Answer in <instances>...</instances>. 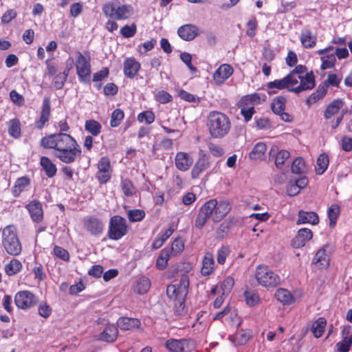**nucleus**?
Listing matches in <instances>:
<instances>
[{
	"instance_id": "obj_54",
	"label": "nucleus",
	"mask_w": 352,
	"mask_h": 352,
	"mask_svg": "<svg viewBox=\"0 0 352 352\" xmlns=\"http://www.w3.org/2000/svg\"><path fill=\"white\" fill-rule=\"evenodd\" d=\"M239 107L241 109V114L243 116L245 121H250L255 113L254 107L253 106L245 107L243 105H239Z\"/></svg>"
},
{
	"instance_id": "obj_14",
	"label": "nucleus",
	"mask_w": 352,
	"mask_h": 352,
	"mask_svg": "<svg viewBox=\"0 0 352 352\" xmlns=\"http://www.w3.org/2000/svg\"><path fill=\"white\" fill-rule=\"evenodd\" d=\"M192 343L187 340H172L166 342V346L172 352H190Z\"/></svg>"
},
{
	"instance_id": "obj_50",
	"label": "nucleus",
	"mask_w": 352,
	"mask_h": 352,
	"mask_svg": "<svg viewBox=\"0 0 352 352\" xmlns=\"http://www.w3.org/2000/svg\"><path fill=\"white\" fill-rule=\"evenodd\" d=\"M144 211L140 209L129 210L127 212V217L131 222L140 221L144 217Z\"/></svg>"
},
{
	"instance_id": "obj_19",
	"label": "nucleus",
	"mask_w": 352,
	"mask_h": 352,
	"mask_svg": "<svg viewBox=\"0 0 352 352\" xmlns=\"http://www.w3.org/2000/svg\"><path fill=\"white\" fill-rule=\"evenodd\" d=\"M210 166L209 157L205 155L199 157L195 164L191 170V176L193 179L198 178L199 176Z\"/></svg>"
},
{
	"instance_id": "obj_5",
	"label": "nucleus",
	"mask_w": 352,
	"mask_h": 352,
	"mask_svg": "<svg viewBox=\"0 0 352 352\" xmlns=\"http://www.w3.org/2000/svg\"><path fill=\"white\" fill-rule=\"evenodd\" d=\"M102 11L107 17L118 21L127 19L133 14V8L131 5L120 4L116 1L104 4Z\"/></svg>"
},
{
	"instance_id": "obj_21",
	"label": "nucleus",
	"mask_w": 352,
	"mask_h": 352,
	"mask_svg": "<svg viewBox=\"0 0 352 352\" xmlns=\"http://www.w3.org/2000/svg\"><path fill=\"white\" fill-rule=\"evenodd\" d=\"M26 208L34 221L39 222L43 219V209L39 201L33 200L30 202Z\"/></svg>"
},
{
	"instance_id": "obj_36",
	"label": "nucleus",
	"mask_w": 352,
	"mask_h": 352,
	"mask_svg": "<svg viewBox=\"0 0 352 352\" xmlns=\"http://www.w3.org/2000/svg\"><path fill=\"white\" fill-rule=\"evenodd\" d=\"M343 107V102L341 100H335L331 102L326 108L324 116L328 120L333 115L336 114L339 110Z\"/></svg>"
},
{
	"instance_id": "obj_58",
	"label": "nucleus",
	"mask_w": 352,
	"mask_h": 352,
	"mask_svg": "<svg viewBox=\"0 0 352 352\" xmlns=\"http://www.w3.org/2000/svg\"><path fill=\"white\" fill-rule=\"evenodd\" d=\"M122 188L124 194L126 196H131L135 192V188L132 183L127 179L122 182Z\"/></svg>"
},
{
	"instance_id": "obj_49",
	"label": "nucleus",
	"mask_w": 352,
	"mask_h": 352,
	"mask_svg": "<svg viewBox=\"0 0 352 352\" xmlns=\"http://www.w3.org/2000/svg\"><path fill=\"white\" fill-rule=\"evenodd\" d=\"M124 117V112L120 109H116L113 111V112L111 114V121H110V125L112 127H116L118 126L121 121L123 120Z\"/></svg>"
},
{
	"instance_id": "obj_15",
	"label": "nucleus",
	"mask_w": 352,
	"mask_h": 352,
	"mask_svg": "<svg viewBox=\"0 0 352 352\" xmlns=\"http://www.w3.org/2000/svg\"><path fill=\"white\" fill-rule=\"evenodd\" d=\"M233 74V68L228 64L221 65L213 74L212 78L217 85H222Z\"/></svg>"
},
{
	"instance_id": "obj_23",
	"label": "nucleus",
	"mask_w": 352,
	"mask_h": 352,
	"mask_svg": "<svg viewBox=\"0 0 352 352\" xmlns=\"http://www.w3.org/2000/svg\"><path fill=\"white\" fill-rule=\"evenodd\" d=\"M117 325L121 330H132L139 327L140 321L137 318L122 317L118 320Z\"/></svg>"
},
{
	"instance_id": "obj_1",
	"label": "nucleus",
	"mask_w": 352,
	"mask_h": 352,
	"mask_svg": "<svg viewBox=\"0 0 352 352\" xmlns=\"http://www.w3.org/2000/svg\"><path fill=\"white\" fill-rule=\"evenodd\" d=\"M41 145L52 151L54 157L65 164H72L81 156V148L76 140L66 133H56L45 135Z\"/></svg>"
},
{
	"instance_id": "obj_52",
	"label": "nucleus",
	"mask_w": 352,
	"mask_h": 352,
	"mask_svg": "<svg viewBox=\"0 0 352 352\" xmlns=\"http://www.w3.org/2000/svg\"><path fill=\"white\" fill-rule=\"evenodd\" d=\"M171 251V254L174 255L182 252L184 248V243L181 238H176L173 241L171 248H168Z\"/></svg>"
},
{
	"instance_id": "obj_16",
	"label": "nucleus",
	"mask_w": 352,
	"mask_h": 352,
	"mask_svg": "<svg viewBox=\"0 0 352 352\" xmlns=\"http://www.w3.org/2000/svg\"><path fill=\"white\" fill-rule=\"evenodd\" d=\"M179 36L184 41H192L200 34L199 28L192 24H186L178 28Z\"/></svg>"
},
{
	"instance_id": "obj_25",
	"label": "nucleus",
	"mask_w": 352,
	"mask_h": 352,
	"mask_svg": "<svg viewBox=\"0 0 352 352\" xmlns=\"http://www.w3.org/2000/svg\"><path fill=\"white\" fill-rule=\"evenodd\" d=\"M140 64L133 58H128L124 63V73L129 78L133 77L140 69Z\"/></svg>"
},
{
	"instance_id": "obj_24",
	"label": "nucleus",
	"mask_w": 352,
	"mask_h": 352,
	"mask_svg": "<svg viewBox=\"0 0 352 352\" xmlns=\"http://www.w3.org/2000/svg\"><path fill=\"white\" fill-rule=\"evenodd\" d=\"M30 185V179L28 177L18 178L12 188V194L14 197H18L20 194L25 190Z\"/></svg>"
},
{
	"instance_id": "obj_12",
	"label": "nucleus",
	"mask_w": 352,
	"mask_h": 352,
	"mask_svg": "<svg viewBox=\"0 0 352 352\" xmlns=\"http://www.w3.org/2000/svg\"><path fill=\"white\" fill-rule=\"evenodd\" d=\"M85 228L93 235L100 234L104 230V223L94 216L86 217L83 220Z\"/></svg>"
},
{
	"instance_id": "obj_28",
	"label": "nucleus",
	"mask_w": 352,
	"mask_h": 352,
	"mask_svg": "<svg viewBox=\"0 0 352 352\" xmlns=\"http://www.w3.org/2000/svg\"><path fill=\"white\" fill-rule=\"evenodd\" d=\"M118 329L114 324H107L100 333L99 339L106 342H113L118 336Z\"/></svg>"
},
{
	"instance_id": "obj_47",
	"label": "nucleus",
	"mask_w": 352,
	"mask_h": 352,
	"mask_svg": "<svg viewBox=\"0 0 352 352\" xmlns=\"http://www.w3.org/2000/svg\"><path fill=\"white\" fill-rule=\"evenodd\" d=\"M320 59L322 61L320 68L322 70L333 67L336 61V56L333 54L323 56L320 58Z\"/></svg>"
},
{
	"instance_id": "obj_35",
	"label": "nucleus",
	"mask_w": 352,
	"mask_h": 352,
	"mask_svg": "<svg viewBox=\"0 0 352 352\" xmlns=\"http://www.w3.org/2000/svg\"><path fill=\"white\" fill-rule=\"evenodd\" d=\"M172 256L171 251L168 248L162 249L157 259L155 264L156 267L159 270L165 269L167 266L168 261Z\"/></svg>"
},
{
	"instance_id": "obj_57",
	"label": "nucleus",
	"mask_w": 352,
	"mask_h": 352,
	"mask_svg": "<svg viewBox=\"0 0 352 352\" xmlns=\"http://www.w3.org/2000/svg\"><path fill=\"white\" fill-rule=\"evenodd\" d=\"M138 120L140 122H145L146 124H151L154 122V114L151 111H144L140 113L138 116Z\"/></svg>"
},
{
	"instance_id": "obj_61",
	"label": "nucleus",
	"mask_w": 352,
	"mask_h": 352,
	"mask_svg": "<svg viewBox=\"0 0 352 352\" xmlns=\"http://www.w3.org/2000/svg\"><path fill=\"white\" fill-rule=\"evenodd\" d=\"M136 32V27L135 25H124L123 28L120 29V34L124 38H130L132 37Z\"/></svg>"
},
{
	"instance_id": "obj_4",
	"label": "nucleus",
	"mask_w": 352,
	"mask_h": 352,
	"mask_svg": "<svg viewBox=\"0 0 352 352\" xmlns=\"http://www.w3.org/2000/svg\"><path fill=\"white\" fill-rule=\"evenodd\" d=\"M288 75L296 86L290 89L292 92L298 94L315 87L314 75L312 72L307 73V67L304 65H297Z\"/></svg>"
},
{
	"instance_id": "obj_48",
	"label": "nucleus",
	"mask_w": 352,
	"mask_h": 352,
	"mask_svg": "<svg viewBox=\"0 0 352 352\" xmlns=\"http://www.w3.org/2000/svg\"><path fill=\"white\" fill-rule=\"evenodd\" d=\"M340 212V208L338 205H331L328 209V217L330 220L329 225L331 227H333L336 224L337 218Z\"/></svg>"
},
{
	"instance_id": "obj_22",
	"label": "nucleus",
	"mask_w": 352,
	"mask_h": 352,
	"mask_svg": "<svg viewBox=\"0 0 352 352\" xmlns=\"http://www.w3.org/2000/svg\"><path fill=\"white\" fill-rule=\"evenodd\" d=\"M317 41V36L309 28H304L301 31L300 42L305 48L314 47Z\"/></svg>"
},
{
	"instance_id": "obj_18",
	"label": "nucleus",
	"mask_w": 352,
	"mask_h": 352,
	"mask_svg": "<svg viewBox=\"0 0 352 352\" xmlns=\"http://www.w3.org/2000/svg\"><path fill=\"white\" fill-rule=\"evenodd\" d=\"M192 158L186 152H178L175 157V164L177 169L186 171L192 166Z\"/></svg>"
},
{
	"instance_id": "obj_33",
	"label": "nucleus",
	"mask_w": 352,
	"mask_h": 352,
	"mask_svg": "<svg viewBox=\"0 0 352 352\" xmlns=\"http://www.w3.org/2000/svg\"><path fill=\"white\" fill-rule=\"evenodd\" d=\"M8 133L13 138L17 139L21 136V123L19 119L13 118L7 122Z\"/></svg>"
},
{
	"instance_id": "obj_55",
	"label": "nucleus",
	"mask_w": 352,
	"mask_h": 352,
	"mask_svg": "<svg viewBox=\"0 0 352 352\" xmlns=\"http://www.w3.org/2000/svg\"><path fill=\"white\" fill-rule=\"evenodd\" d=\"M10 98L11 101L14 104H15L19 107L23 106L25 103V99H24L23 96L22 95L19 94L15 90H12L10 92Z\"/></svg>"
},
{
	"instance_id": "obj_37",
	"label": "nucleus",
	"mask_w": 352,
	"mask_h": 352,
	"mask_svg": "<svg viewBox=\"0 0 352 352\" xmlns=\"http://www.w3.org/2000/svg\"><path fill=\"white\" fill-rule=\"evenodd\" d=\"M261 102V97L259 94L254 93L243 96L239 102V105H243L245 107H250L258 104Z\"/></svg>"
},
{
	"instance_id": "obj_42",
	"label": "nucleus",
	"mask_w": 352,
	"mask_h": 352,
	"mask_svg": "<svg viewBox=\"0 0 352 352\" xmlns=\"http://www.w3.org/2000/svg\"><path fill=\"white\" fill-rule=\"evenodd\" d=\"M329 165V157L325 154H321L317 159L316 172L318 175H322L327 168Z\"/></svg>"
},
{
	"instance_id": "obj_3",
	"label": "nucleus",
	"mask_w": 352,
	"mask_h": 352,
	"mask_svg": "<svg viewBox=\"0 0 352 352\" xmlns=\"http://www.w3.org/2000/svg\"><path fill=\"white\" fill-rule=\"evenodd\" d=\"M207 126L209 134L212 138L221 139L230 132L231 122L225 113L214 111L208 116Z\"/></svg>"
},
{
	"instance_id": "obj_46",
	"label": "nucleus",
	"mask_w": 352,
	"mask_h": 352,
	"mask_svg": "<svg viewBox=\"0 0 352 352\" xmlns=\"http://www.w3.org/2000/svg\"><path fill=\"white\" fill-rule=\"evenodd\" d=\"M174 232L173 226H169L159 238L155 239V249L160 248Z\"/></svg>"
},
{
	"instance_id": "obj_31",
	"label": "nucleus",
	"mask_w": 352,
	"mask_h": 352,
	"mask_svg": "<svg viewBox=\"0 0 352 352\" xmlns=\"http://www.w3.org/2000/svg\"><path fill=\"white\" fill-rule=\"evenodd\" d=\"M327 85H320L318 87L316 91L314 92L312 94H311L309 98H307L306 100L307 105L309 107H311L312 104L316 102L317 101L322 98L327 93Z\"/></svg>"
},
{
	"instance_id": "obj_59",
	"label": "nucleus",
	"mask_w": 352,
	"mask_h": 352,
	"mask_svg": "<svg viewBox=\"0 0 352 352\" xmlns=\"http://www.w3.org/2000/svg\"><path fill=\"white\" fill-rule=\"evenodd\" d=\"M54 254L56 257L63 261H68L69 258V254L68 252L65 249L57 245H56L54 248Z\"/></svg>"
},
{
	"instance_id": "obj_20",
	"label": "nucleus",
	"mask_w": 352,
	"mask_h": 352,
	"mask_svg": "<svg viewBox=\"0 0 352 352\" xmlns=\"http://www.w3.org/2000/svg\"><path fill=\"white\" fill-rule=\"evenodd\" d=\"M296 87L294 83L291 81V78L287 74L285 77L282 79L275 80L274 81L270 82L267 85V87L268 89H287L288 91H291L290 89L292 87Z\"/></svg>"
},
{
	"instance_id": "obj_64",
	"label": "nucleus",
	"mask_w": 352,
	"mask_h": 352,
	"mask_svg": "<svg viewBox=\"0 0 352 352\" xmlns=\"http://www.w3.org/2000/svg\"><path fill=\"white\" fill-rule=\"evenodd\" d=\"M38 314L44 318H48L52 313V309L47 303H41L38 306Z\"/></svg>"
},
{
	"instance_id": "obj_41",
	"label": "nucleus",
	"mask_w": 352,
	"mask_h": 352,
	"mask_svg": "<svg viewBox=\"0 0 352 352\" xmlns=\"http://www.w3.org/2000/svg\"><path fill=\"white\" fill-rule=\"evenodd\" d=\"M292 172L294 174H300L307 171V167L302 157H296L292 164Z\"/></svg>"
},
{
	"instance_id": "obj_29",
	"label": "nucleus",
	"mask_w": 352,
	"mask_h": 352,
	"mask_svg": "<svg viewBox=\"0 0 352 352\" xmlns=\"http://www.w3.org/2000/svg\"><path fill=\"white\" fill-rule=\"evenodd\" d=\"M175 285L180 302L185 300L188 294V289L189 286V278L188 276L183 275L180 278L179 283Z\"/></svg>"
},
{
	"instance_id": "obj_63",
	"label": "nucleus",
	"mask_w": 352,
	"mask_h": 352,
	"mask_svg": "<svg viewBox=\"0 0 352 352\" xmlns=\"http://www.w3.org/2000/svg\"><path fill=\"white\" fill-rule=\"evenodd\" d=\"M244 295L246 303L250 306H253L256 305L259 300L258 296L254 293L246 291Z\"/></svg>"
},
{
	"instance_id": "obj_8",
	"label": "nucleus",
	"mask_w": 352,
	"mask_h": 352,
	"mask_svg": "<svg viewBox=\"0 0 352 352\" xmlns=\"http://www.w3.org/2000/svg\"><path fill=\"white\" fill-rule=\"evenodd\" d=\"M127 233L126 221L120 217H113L109 223V236L113 240H119Z\"/></svg>"
},
{
	"instance_id": "obj_11",
	"label": "nucleus",
	"mask_w": 352,
	"mask_h": 352,
	"mask_svg": "<svg viewBox=\"0 0 352 352\" xmlns=\"http://www.w3.org/2000/svg\"><path fill=\"white\" fill-rule=\"evenodd\" d=\"M333 252L332 246L324 244L316 254L313 262L321 268L327 267L329 265V257Z\"/></svg>"
},
{
	"instance_id": "obj_27",
	"label": "nucleus",
	"mask_w": 352,
	"mask_h": 352,
	"mask_svg": "<svg viewBox=\"0 0 352 352\" xmlns=\"http://www.w3.org/2000/svg\"><path fill=\"white\" fill-rule=\"evenodd\" d=\"M319 218L316 212L300 211L298 213V219L297 220L296 223H311L313 225H315L317 224Z\"/></svg>"
},
{
	"instance_id": "obj_30",
	"label": "nucleus",
	"mask_w": 352,
	"mask_h": 352,
	"mask_svg": "<svg viewBox=\"0 0 352 352\" xmlns=\"http://www.w3.org/2000/svg\"><path fill=\"white\" fill-rule=\"evenodd\" d=\"M40 164L48 177H54L57 171L56 166L47 157H41Z\"/></svg>"
},
{
	"instance_id": "obj_17",
	"label": "nucleus",
	"mask_w": 352,
	"mask_h": 352,
	"mask_svg": "<svg viewBox=\"0 0 352 352\" xmlns=\"http://www.w3.org/2000/svg\"><path fill=\"white\" fill-rule=\"evenodd\" d=\"M313 237V233L309 228H301L298 230L297 235L293 239L292 244L295 248L303 247L307 241Z\"/></svg>"
},
{
	"instance_id": "obj_62",
	"label": "nucleus",
	"mask_w": 352,
	"mask_h": 352,
	"mask_svg": "<svg viewBox=\"0 0 352 352\" xmlns=\"http://www.w3.org/2000/svg\"><path fill=\"white\" fill-rule=\"evenodd\" d=\"M178 95L182 99L188 102H198L199 100L198 97L187 92L185 90H180Z\"/></svg>"
},
{
	"instance_id": "obj_26",
	"label": "nucleus",
	"mask_w": 352,
	"mask_h": 352,
	"mask_svg": "<svg viewBox=\"0 0 352 352\" xmlns=\"http://www.w3.org/2000/svg\"><path fill=\"white\" fill-rule=\"evenodd\" d=\"M215 263L213 255L210 252H206L202 261L201 274L204 276L210 275L214 270Z\"/></svg>"
},
{
	"instance_id": "obj_51",
	"label": "nucleus",
	"mask_w": 352,
	"mask_h": 352,
	"mask_svg": "<svg viewBox=\"0 0 352 352\" xmlns=\"http://www.w3.org/2000/svg\"><path fill=\"white\" fill-rule=\"evenodd\" d=\"M352 344V333L350 336H344L342 340L337 344L339 352H348Z\"/></svg>"
},
{
	"instance_id": "obj_44",
	"label": "nucleus",
	"mask_w": 352,
	"mask_h": 352,
	"mask_svg": "<svg viewBox=\"0 0 352 352\" xmlns=\"http://www.w3.org/2000/svg\"><path fill=\"white\" fill-rule=\"evenodd\" d=\"M290 153L286 150H280L276 154L275 159V165L277 168L282 169L285 162L289 159Z\"/></svg>"
},
{
	"instance_id": "obj_34",
	"label": "nucleus",
	"mask_w": 352,
	"mask_h": 352,
	"mask_svg": "<svg viewBox=\"0 0 352 352\" xmlns=\"http://www.w3.org/2000/svg\"><path fill=\"white\" fill-rule=\"evenodd\" d=\"M267 150L266 144L263 142H258L254 145L249 153V157L252 160H261Z\"/></svg>"
},
{
	"instance_id": "obj_10",
	"label": "nucleus",
	"mask_w": 352,
	"mask_h": 352,
	"mask_svg": "<svg viewBox=\"0 0 352 352\" xmlns=\"http://www.w3.org/2000/svg\"><path fill=\"white\" fill-rule=\"evenodd\" d=\"M14 302L18 308L25 310L34 307L37 302V298L29 291H21L15 294Z\"/></svg>"
},
{
	"instance_id": "obj_32",
	"label": "nucleus",
	"mask_w": 352,
	"mask_h": 352,
	"mask_svg": "<svg viewBox=\"0 0 352 352\" xmlns=\"http://www.w3.org/2000/svg\"><path fill=\"white\" fill-rule=\"evenodd\" d=\"M274 296L277 300L283 305H291L294 301L291 293L287 289L283 288L278 289L274 294Z\"/></svg>"
},
{
	"instance_id": "obj_60",
	"label": "nucleus",
	"mask_w": 352,
	"mask_h": 352,
	"mask_svg": "<svg viewBox=\"0 0 352 352\" xmlns=\"http://www.w3.org/2000/svg\"><path fill=\"white\" fill-rule=\"evenodd\" d=\"M110 168H111V164H110V161H109V158H107L106 157H102L98 162V171L111 172Z\"/></svg>"
},
{
	"instance_id": "obj_38",
	"label": "nucleus",
	"mask_w": 352,
	"mask_h": 352,
	"mask_svg": "<svg viewBox=\"0 0 352 352\" xmlns=\"http://www.w3.org/2000/svg\"><path fill=\"white\" fill-rule=\"evenodd\" d=\"M286 101V98L282 96L275 97L271 103L272 111L277 115L278 113H280L283 111H285Z\"/></svg>"
},
{
	"instance_id": "obj_39",
	"label": "nucleus",
	"mask_w": 352,
	"mask_h": 352,
	"mask_svg": "<svg viewBox=\"0 0 352 352\" xmlns=\"http://www.w3.org/2000/svg\"><path fill=\"white\" fill-rule=\"evenodd\" d=\"M327 324V321L324 318H319L316 321H315L311 327V331L316 338H320L322 336L324 328Z\"/></svg>"
},
{
	"instance_id": "obj_2",
	"label": "nucleus",
	"mask_w": 352,
	"mask_h": 352,
	"mask_svg": "<svg viewBox=\"0 0 352 352\" xmlns=\"http://www.w3.org/2000/svg\"><path fill=\"white\" fill-rule=\"evenodd\" d=\"M230 203L227 200L217 201L214 199H210L200 208L195 226L197 228L201 229L209 219L214 222H219L230 212Z\"/></svg>"
},
{
	"instance_id": "obj_9",
	"label": "nucleus",
	"mask_w": 352,
	"mask_h": 352,
	"mask_svg": "<svg viewBox=\"0 0 352 352\" xmlns=\"http://www.w3.org/2000/svg\"><path fill=\"white\" fill-rule=\"evenodd\" d=\"M76 69L77 75L81 82H86L91 74L89 57L80 52H77L76 57Z\"/></svg>"
},
{
	"instance_id": "obj_7",
	"label": "nucleus",
	"mask_w": 352,
	"mask_h": 352,
	"mask_svg": "<svg viewBox=\"0 0 352 352\" xmlns=\"http://www.w3.org/2000/svg\"><path fill=\"white\" fill-rule=\"evenodd\" d=\"M255 278L258 283L265 287H276L280 283V277L265 265L256 267Z\"/></svg>"
},
{
	"instance_id": "obj_40",
	"label": "nucleus",
	"mask_w": 352,
	"mask_h": 352,
	"mask_svg": "<svg viewBox=\"0 0 352 352\" xmlns=\"http://www.w3.org/2000/svg\"><path fill=\"white\" fill-rule=\"evenodd\" d=\"M21 268V263L19 260L13 258L6 265L5 270L8 276H12L19 272Z\"/></svg>"
},
{
	"instance_id": "obj_6",
	"label": "nucleus",
	"mask_w": 352,
	"mask_h": 352,
	"mask_svg": "<svg viewBox=\"0 0 352 352\" xmlns=\"http://www.w3.org/2000/svg\"><path fill=\"white\" fill-rule=\"evenodd\" d=\"M2 245L6 252L13 256L21 252V245L17 236L16 229L12 226H6L2 233Z\"/></svg>"
},
{
	"instance_id": "obj_13",
	"label": "nucleus",
	"mask_w": 352,
	"mask_h": 352,
	"mask_svg": "<svg viewBox=\"0 0 352 352\" xmlns=\"http://www.w3.org/2000/svg\"><path fill=\"white\" fill-rule=\"evenodd\" d=\"M51 114V102L49 98H45L43 100L40 118L35 122V126L38 129L43 128L48 122Z\"/></svg>"
},
{
	"instance_id": "obj_53",
	"label": "nucleus",
	"mask_w": 352,
	"mask_h": 352,
	"mask_svg": "<svg viewBox=\"0 0 352 352\" xmlns=\"http://www.w3.org/2000/svg\"><path fill=\"white\" fill-rule=\"evenodd\" d=\"M208 148L210 153L216 157H220L224 155V150L219 144L209 142L208 144Z\"/></svg>"
},
{
	"instance_id": "obj_45",
	"label": "nucleus",
	"mask_w": 352,
	"mask_h": 352,
	"mask_svg": "<svg viewBox=\"0 0 352 352\" xmlns=\"http://www.w3.org/2000/svg\"><path fill=\"white\" fill-rule=\"evenodd\" d=\"M85 129L91 133L93 135H97L100 133L101 125L96 120H90L85 122Z\"/></svg>"
},
{
	"instance_id": "obj_43",
	"label": "nucleus",
	"mask_w": 352,
	"mask_h": 352,
	"mask_svg": "<svg viewBox=\"0 0 352 352\" xmlns=\"http://www.w3.org/2000/svg\"><path fill=\"white\" fill-rule=\"evenodd\" d=\"M151 286L150 281L146 278H142L138 280L135 286V292L139 294H144L149 289Z\"/></svg>"
},
{
	"instance_id": "obj_56",
	"label": "nucleus",
	"mask_w": 352,
	"mask_h": 352,
	"mask_svg": "<svg viewBox=\"0 0 352 352\" xmlns=\"http://www.w3.org/2000/svg\"><path fill=\"white\" fill-rule=\"evenodd\" d=\"M234 280L231 276H228L221 283V287L224 294H229L234 286Z\"/></svg>"
}]
</instances>
